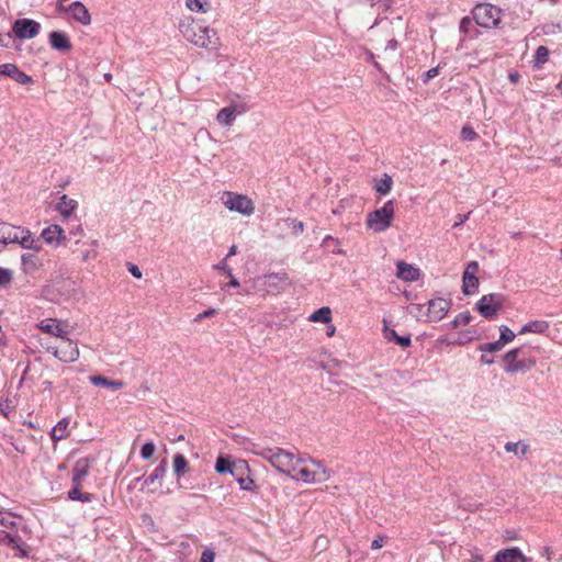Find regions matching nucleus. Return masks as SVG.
I'll return each instance as SVG.
<instances>
[{"mask_svg": "<svg viewBox=\"0 0 562 562\" xmlns=\"http://www.w3.org/2000/svg\"><path fill=\"white\" fill-rule=\"evenodd\" d=\"M536 366V359L533 358H520L517 363L512 364L508 368V373L514 374L517 372H527Z\"/></svg>", "mask_w": 562, "mask_h": 562, "instance_id": "a878e982", "label": "nucleus"}, {"mask_svg": "<svg viewBox=\"0 0 562 562\" xmlns=\"http://www.w3.org/2000/svg\"><path fill=\"white\" fill-rule=\"evenodd\" d=\"M49 44L53 49L66 53L72 48L71 42L68 35L60 31H53L48 36Z\"/></svg>", "mask_w": 562, "mask_h": 562, "instance_id": "dca6fc26", "label": "nucleus"}, {"mask_svg": "<svg viewBox=\"0 0 562 562\" xmlns=\"http://www.w3.org/2000/svg\"><path fill=\"white\" fill-rule=\"evenodd\" d=\"M231 281L223 288L224 290H227L231 286L238 288L239 281L232 274V277H228Z\"/></svg>", "mask_w": 562, "mask_h": 562, "instance_id": "69168bd1", "label": "nucleus"}, {"mask_svg": "<svg viewBox=\"0 0 562 562\" xmlns=\"http://www.w3.org/2000/svg\"><path fill=\"white\" fill-rule=\"evenodd\" d=\"M394 213V201L389 200L381 209L374 210L368 214L367 226L374 232H384L392 225Z\"/></svg>", "mask_w": 562, "mask_h": 562, "instance_id": "20e7f679", "label": "nucleus"}, {"mask_svg": "<svg viewBox=\"0 0 562 562\" xmlns=\"http://www.w3.org/2000/svg\"><path fill=\"white\" fill-rule=\"evenodd\" d=\"M220 124L224 126H229L233 124L235 120V109L232 106H226L220 110L216 116Z\"/></svg>", "mask_w": 562, "mask_h": 562, "instance_id": "7c9ffc66", "label": "nucleus"}, {"mask_svg": "<svg viewBox=\"0 0 562 562\" xmlns=\"http://www.w3.org/2000/svg\"><path fill=\"white\" fill-rule=\"evenodd\" d=\"M494 562H527V559L519 548L514 547L498 551Z\"/></svg>", "mask_w": 562, "mask_h": 562, "instance_id": "a211bd4d", "label": "nucleus"}, {"mask_svg": "<svg viewBox=\"0 0 562 562\" xmlns=\"http://www.w3.org/2000/svg\"><path fill=\"white\" fill-rule=\"evenodd\" d=\"M167 468H168V461H167V459H162L160 461V463L155 468L151 475L156 480H161L166 475Z\"/></svg>", "mask_w": 562, "mask_h": 562, "instance_id": "a18cd8bd", "label": "nucleus"}, {"mask_svg": "<svg viewBox=\"0 0 562 562\" xmlns=\"http://www.w3.org/2000/svg\"><path fill=\"white\" fill-rule=\"evenodd\" d=\"M471 319H472V315L470 314V312H468V311L462 312V313L458 314L456 316V318L449 323V326L451 328H457L461 325L465 326L471 322Z\"/></svg>", "mask_w": 562, "mask_h": 562, "instance_id": "ea45409f", "label": "nucleus"}, {"mask_svg": "<svg viewBox=\"0 0 562 562\" xmlns=\"http://www.w3.org/2000/svg\"><path fill=\"white\" fill-rule=\"evenodd\" d=\"M289 476L294 480H301L305 483H313L316 481V477H315L316 473L308 470L305 467H303V468L296 467V471H294L293 474H290Z\"/></svg>", "mask_w": 562, "mask_h": 562, "instance_id": "bb28decb", "label": "nucleus"}, {"mask_svg": "<svg viewBox=\"0 0 562 562\" xmlns=\"http://www.w3.org/2000/svg\"><path fill=\"white\" fill-rule=\"evenodd\" d=\"M471 213L472 212L470 211L467 214H458L456 216L457 221L453 224V228L461 226L465 221H468L470 218Z\"/></svg>", "mask_w": 562, "mask_h": 562, "instance_id": "4d7b16f0", "label": "nucleus"}, {"mask_svg": "<svg viewBox=\"0 0 562 562\" xmlns=\"http://www.w3.org/2000/svg\"><path fill=\"white\" fill-rule=\"evenodd\" d=\"M21 261L25 272H32L37 269L36 256L33 254H23Z\"/></svg>", "mask_w": 562, "mask_h": 562, "instance_id": "e433bc0d", "label": "nucleus"}, {"mask_svg": "<svg viewBox=\"0 0 562 562\" xmlns=\"http://www.w3.org/2000/svg\"><path fill=\"white\" fill-rule=\"evenodd\" d=\"M154 452H155V445H154V442L148 441L143 445V447L140 449V457L144 460H148L153 457Z\"/></svg>", "mask_w": 562, "mask_h": 562, "instance_id": "09e8293b", "label": "nucleus"}, {"mask_svg": "<svg viewBox=\"0 0 562 562\" xmlns=\"http://www.w3.org/2000/svg\"><path fill=\"white\" fill-rule=\"evenodd\" d=\"M504 448L507 452H513L516 456H518L520 459L525 458V456L529 451V445L522 443L520 441L519 442H507Z\"/></svg>", "mask_w": 562, "mask_h": 562, "instance_id": "72a5a7b5", "label": "nucleus"}, {"mask_svg": "<svg viewBox=\"0 0 562 562\" xmlns=\"http://www.w3.org/2000/svg\"><path fill=\"white\" fill-rule=\"evenodd\" d=\"M383 335L387 341H394L396 345L401 346L402 348H407L412 344L409 334L400 336V335H397L395 329L390 328L386 325L384 326Z\"/></svg>", "mask_w": 562, "mask_h": 562, "instance_id": "4be33fe9", "label": "nucleus"}, {"mask_svg": "<svg viewBox=\"0 0 562 562\" xmlns=\"http://www.w3.org/2000/svg\"><path fill=\"white\" fill-rule=\"evenodd\" d=\"M555 27H557V29H561L560 24H553V23H551V24H546V25L543 26V31H544V33H546V34H550V33H553V32H554V29H555Z\"/></svg>", "mask_w": 562, "mask_h": 562, "instance_id": "338daca9", "label": "nucleus"}, {"mask_svg": "<svg viewBox=\"0 0 562 562\" xmlns=\"http://www.w3.org/2000/svg\"><path fill=\"white\" fill-rule=\"evenodd\" d=\"M95 459L92 457L80 458L76 461L72 468V485H82Z\"/></svg>", "mask_w": 562, "mask_h": 562, "instance_id": "ddd939ff", "label": "nucleus"}, {"mask_svg": "<svg viewBox=\"0 0 562 562\" xmlns=\"http://www.w3.org/2000/svg\"><path fill=\"white\" fill-rule=\"evenodd\" d=\"M0 243L2 244H20L23 248L40 250L41 241L34 238L32 233L22 227L13 226L9 223H0Z\"/></svg>", "mask_w": 562, "mask_h": 562, "instance_id": "7ed1b4c3", "label": "nucleus"}, {"mask_svg": "<svg viewBox=\"0 0 562 562\" xmlns=\"http://www.w3.org/2000/svg\"><path fill=\"white\" fill-rule=\"evenodd\" d=\"M392 184H393V179L391 176H389L387 173H384L383 175V178L380 179L375 186H374V189L376 192H379L380 194H387L391 189H392Z\"/></svg>", "mask_w": 562, "mask_h": 562, "instance_id": "f704fd0d", "label": "nucleus"}, {"mask_svg": "<svg viewBox=\"0 0 562 562\" xmlns=\"http://www.w3.org/2000/svg\"><path fill=\"white\" fill-rule=\"evenodd\" d=\"M386 540H387L386 536H379L371 542V549L372 550L381 549L385 544Z\"/></svg>", "mask_w": 562, "mask_h": 562, "instance_id": "864d4df0", "label": "nucleus"}, {"mask_svg": "<svg viewBox=\"0 0 562 562\" xmlns=\"http://www.w3.org/2000/svg\"><path fill=\"white\" fill-rule=\"evenodd\" d=\"M179 29L183 37L194 46L207 50H217L221 46L216 30L205 25L201 20L191 19L188 23H180Z\"/></svg>", "mask_w": 562, "mask_h": 562, "instance_id": "f257e3e1", "label": "nucleus"}, {"mask_svg": "<svg viewBox=\"0 0 562 562\" xmlns=\"http://www.w3.org/2000/svg\"><path fill=\"white\" fill-rule=\"evenodd\" d=\"M439 75V66L430 68L424 74L423 82L427 83L429 80Z\"/></svg>", "mask_w": 562, "mask_h": 562, "instance_id": "3c124183", "label": "nucleus"}, {"mask_svg": "<svg viewBox=\"0 0 562 562\" xmlns=\"http://www.w3.org/2000/svg\"><path fill=\"white\" fill-rule=\"evenodd\" d=\"M127 268L133 277H135L137 279L142 278V271L139 270V268L136 265L127 262Z\"/></svg>", "mask_w": 562, "mask_h": 562, "instance_id": "bf43d9fd", "label": "nucleus"}, {"mask_svg": "<svg viewBox=\"0 0 562 562\" xmlns=\"http://www.w3.org/2000/svg\"><path fill=\"white\" fill-rule=\"evenodd\" d=\"M80 488H81V485H74L68 491V498L70 501H79V502H82V503L91 502L92 498H93V494L82 493Z\"/></svg>", "mask_w": 562, "mask_h": 562, "instance_id": "c756f323", "label": "nucleus"}, {"mask_svg": "<svg viewBox=\"0 0 562 562\" xmlns=\"http://www.w3.org/2000/svg\"><path fill=\"white\" fill-rule=\"evenodd\" d=\"M11 40H12L11 33H7L5 35L0 33V46L9 47Z\"/></svg>", "mask_w": 562, "mask_h": 562, "instance_id": "052dcab7", "label": "nucleus"}, {"mask_svg": "<svg viewBox=\"0 0 562 562\" xmlns=\"http://www.w3.org/2000/svg\"><path fill=\"white\" fill-rule=\"evenodd\" d=\"M460 137L462 140L472 142L475 140L479 135L470 125H464L460 132Z\"/></svg>", "mask_w": 562, "mask_h": 562, "instance_id": "37998d69", "label": "nucleus"}, {"mask_svg": "<svg viewBox=\"0 0 562 562\" xmlns=\"http://www.w3.org/2000/svg\"><path fill=\"white\" fill-rule=\"evenodd\" d=\"M504 347V345L501 342V340H496V341H493V342H486V344H483L479 347V349L481 351H486V352H495V351H498L501 350L502 348Z\"/></svg>", "mask_w": 562, "mask_h": 562, "instance_id": "de8ad7c7", "label": "nucleus"}, {"mask_svg": "<svg viewBox=\"0 0 562 562\" xmlns=\"http://www.w3.org/2000/svg\"><path fill=\"white\" fill-rule=\"evenodd\" d=\"M224 205L229 210L250 216L255 212V205L250 198L244 194L226 191L223 196Z\"/></svg>", "mask_w": 562, "mask_h": 562, "instance_id": "0eeeda50", "label": "nucleus"}, {"mask_svg": "<svg viewBox=\"0 0 562 562\" xmlns=\"http://www.w3.org/2000/svg\"><path fill=\"white\" fill-rule=\"evenodd\" d=\"M505 296L502 293L483 295L476 303V311L486 319H493L503 308Z\"/></svg>", "mask_w": 562, "mask_h": 562, "instance_id": "423d86ee", "label": "nucleus"}, {"mask_svg": "<svg viewBox=\"0 0 562 562\" xmlns=\"http://www.w3.org/2000/svg\"><path fill=\"white\" fill-rule=\"evenodd\" d=\"M12 31L21 40L35 37L41 31V24L31 19H18L13 23Z\"/></svg>", "mask_w": 562, "mask_h": 562, "instance_id": "9d476101", "label": "nucleus"}, {"mask_svg": "<svg viewBox=\"0 0 562 562\" xmlns=\"http://www.w3.org/2000/svg\"><path fill=\"white\" fill-rule=\"evenodd\" d=\"M549 329V323L546 321H531L525 324L521 329L518 331V335H524L527 333L535 334H543Z\"/></svg>", "mask_w": 562, "mask_h": 562, "instance_id": "393cba45", "label": "nucleus"}, {"mask_svg": "<svg viewBox=\"0 0 562 562\" xmlns=\"http://www.w3.org/2000/svg\"><path fill=\"white\" fill-rule=\"evenodd\" d=\"M47 351L65 363L75 362L79 358V349L70 339H65L60 348L48 347Z\"/></svg>", "mask_w": 562, "mask_h": 562, "instance_id": "9b49d317", "label": "nucleus"}, {"mask_svg": "<svg viewBox=\"0 0 562 562\" xmlns=\"http://www.w3.org/2000/svg\"><path fill=\"white\" fill-rule=\"evenodd\" d=\"M246 471H249L248 463L244 460H238L232 464L231 471L228 473L237 479L238 476H243Z\"/></svg>", "mask_w": 562, "mask_h": 562, "instance_id": "58836bf2", "label": "nucleus"}, {"mask_svg": "<svg viewBox=\"0 0 562 562\" xmlns=\"http://www.w3.org/2000/svg\"><path fill=\"white\" fill-rule=\"evenodd\" d=\"M396 268V277L403 281L413 282L417 281L420 277L419 269L405 261H397Z\"/></svg>", "mask_w": 562, "mask_h": 562, "instance_id": "f3484780", "label": "nucleus"}, {"mask_svg": "<svg viewBox=\"0 0 562 562\" xmlns=\"http://www.w3.org/2000/svg\"><path fill=\"white\" fill-rule=\"evenodd\" d=\"M78 203L76 200L68 198L66 194H63L59 199V202L56 204L55 210L60 213L64 217H68L76 210Z\"/></svg>", "mask_w": 562, "mask_h": 562, "instance_id": "5701e85b", "label": "nucleus"}, {"mask_svg": "<svg viewBox=\"0 0 562 562\" xmlns=\"http://www.w3.org/2000/svg\"><path fill=\"white\" fill-rule=\"evenodd\" d=\"M0 76H7L12 78L20 85H30L33 83V78L20 70L19 67L14 64H2L0 65Z\"/></svg>", "mask_w": 562, "mask_h": 562, "instance_id": "4468645a", "label": "nucleus"}, {"mask_svg": "<svg viewBox=\"0 0 562 562\" xmlns=\"http://www.w3.org/2000/svg\"><path fill=\"white\" fill-rule=\"evenodd\" d=\"M472 23V20L469 16L462 18L460 22V32L467 34L469 32V27Z\"/></svg>", "mask_w": 562, "mask_h": 562, "instance_id": "13d9d810", "label": "nucleus"}, {"mask_svg": "<svg viewBox=\"0 0 562 562\" xmlns=\"http://www.w3.org/2000/svg\"><path fill=\"white\" fill-rule=\"evenodd\" d=\"M41 237L47 244H55L56 246L60 244L61 239L65 238L64 232L59 225H50L43 229Z\"/></svg>", "mask_w": 562, "mask_h": 562, "instance_id": "aec40b11", "label": "nucleus"}, {"mask_svg": "<svg viewBox=\"0 0 562 562\" xmlns=\"http://www.w3.org/2000/svg\"><path fill=\"white\" fill-rule=\"evenodd\" d=\"M479 269L480 266L477 261L472 260L468 262L462 277V292L465 295H472L477 291L480 281L476 273L479 272Z\"/></svg>", "mask_w": 562, "mask_h": 562, "instance_id": "1a4fd4ad", "label": "nucleus"}, {"mask_svg": "<svg viewBox=\"0 0 562 562\" xmlns=\"http://www.w3.org/2000/svg\"><path fill=\"white\" fill-rule=\"evenodd\" d=\"M64 10L70 12L72 19L82 25H89L91 23L90 13L87 7L80 1L70 3L68 8H64Z\"/></svg>", "mask_w": 562, "mask_h": 562, "instance_id": "2eb2a0df", "label": "nucleus"}, {"mask_svg": "<svg viewBox=\"0 0 562 562\" xmlns=\"http://www.w3.org/2000/svg\"><path fill=\"white\" fill-rule=\"evenodd\" d=\"M234 462L235 461H232L229 457L220 456L215 463V471L218 474L228 473Z\"/></svg>", "mask_w": 562, "mask_h": 562, "instance_id": "c9c22d12", "label": "nucleus"}, {"mask_svg": "<svg viewBox=\"0 0 562 562\" xmlns=\"http://www.w3.org/2000/svg\"><path fill=\"white\" fill-rule=\"evenodd\" d=\"M186 5L192 12H206L209 10V3L202 0H187Z\"/></svg>", "mask_w": 562, "mask_h": 562, "instance_id": "a19ab883", "label": "nucleus"}, {"mask_svg": "<svg viewBox=\"0 0 562 562\" xmlns=\"http://www.w3.org/2000/svg\"><path fill=\"white\" fill-rule=\"evenodd\" d=\"M473 339L471 331L464 330L459 334V339L456 341L459 345H464Z\"/></svg>", "mask_w": 562, "mask_h": 562, "instance_id": "5fc2aeb1", "label": "nucleus"}, {"mask_svg": "<svg viewBox=\"0 0 562 562\" xmlns=\"http://www.w3.org/2000/svg\"><path fill=\"white\" fill-rule=\"evenodd\" d=\"M524 355L522 348H514L509 351H507L503 356V361L505 363L504 370L506 373H508V368L512 367V364L517 363V361L520 359V357Z\"/></svg>", "mask_w": 562, "mask_h": 562, "instance_id": "cd10ccee", "label": "nucleus"}, {"mask_svg": "<svg viewBox=\"0 0 562 562\" xmlns=\"http://www.w3.org/2000/svg\"><path fill=\"white\" fill-rule=\"evenodd\" d=\"M172 468H173V474L177 477L178 487L182 488L183 486L180 482L181 476L184 475L190 470L189 462H188L187 458L182 453H176L173 456Z\"/></svg>", "mask_w": 562, "mask_h": 562, "instance_id": "6ab92c4d", "label": "nucleus"}, {"mask_svg": "<svg viewBox=\"0 0 562 562\" xmlns=\"http://www.w3.org/2000/svg\"><path fill=\"white\" fill-rule=\"evenodd\" d=\"M214 559H215L214 551L211 549H205L201 554L200 562H214Z\"/></svg>", "mask_w": 562, "mask_h": 562, "instance_id": "603ef678", "label": "nucleus"}, {"mask_svg": "<svg viewBox=\"0 0 562 562\" xmlns=\"http://www.w3.org/2000/svg\"><path fill=\"white\" fill-rule=\"evenodd\" d=\"M13 274L11 270L0 267V288H7L11 284Z\"/></svg>", "mask_w": 562, "mask_h": 562, "instance_id": "c03bdc74", "label": "nucleus"}, {"mask_svg": "<svg viewBox=\"0 0 562 562\" xmlns=\"http://www.w3.org/2000/svg\"><path fill=\"white\" fill-rule=\"evenodd\" d=\"M451 307V301L443 297H437L428 301L427 311L425 312V322H439L441 321Z\"/></svg>", "mask_w": 562, "mask_h": 562, "instance_id": "6e6552de", "label": "nucleus"}, {"mask_svg": "<svg viewBox=\"0 0 562 562\" xmlns=\"http://www.w3.org/2000/svg\"><path fill=\"white\" fill-rule=\"evenodd\" d=\"M368 60L372 61L373 66L380 71V72H384L383 71V68L381 67V65L374 59V54L369 52L368 53Z\"/></svg>", "mask_w": 562, "mask_h": 562, "instance_id": "e2e57ef3", "label": "nucleus"}, {"mask_svg": "<svg viewBox=\"0 0 562 562\" xmlns=\"http://www.w3.org/2000/svg\"><path fill=\"white\" fill-rule=\"evenodd\" d=\"M255 453L269 461L270 464L280 473H283L288 476L296 471V465H299L301 461L295 459L293 453L288 452L281 448H261L258 451L256 450Z\"/></svg>", "mask_w": 562, "mask_h": 562, "instance_id": "f03ea898", "label": "nucleus"}, {"mask_svg": "<svg viewBox=\"0 0 562 562\" xmlns=\"http://www.w3.org/2000/svg\"><path fill=\"white\" fill-rule=\"evenodd\" d=\"M237 482L239 484L240 490L243 491H254L255 482L250 476H238Z\"/></svg>", "mask_w": 562, "mask_h": 562, "instance_id": "49530a36", "label": "nucleus"}, {"mask_svg": "<svg viewBox=\"0 0 562 562\" xmlns=\"http://www.w3.org/2000/svg\"><path fill=\"white\" fill-rule=\"evenodd\" d=\"M215 269L217 270H222L224 271V273L227 276V277H232V268L227 265L226 262V258H224L223 260H221L217 265L214 266Z\"/></svg>", "mask_w": 562, "mask_h": 562, "instance_id": "8fccbe9b", "label": "nucleus"}, {"mask_svg": "<svg viewBox=\"0 0 562 562\" xmlns=\"http://www.w3.org/2000/svg\"><path fill=\"white\" fill-rule=\"evenodd\" d=\"M1 546H5L15 551V557L27 558L30 553V546L23 541L18 533H10L5 530L2 532Z\"/></svg>", "mask_w": 562, "mask_h": 562, "instance_id": "f8f14e48", "label": "nucleus"}, {"mask_svg": "<svg viewBox=\"0 0 562 562\" xmlns=\"http://www.w3.org/2000/svg\"><path fill=\"white\" fill-rule=\"evenodd\" d=\"M548 57H549L548 47L542 46V45L539 46L535 52V59H533L535 67L540 68L541 65H543L548 60Z\"/></svg>", "mask_w": 562, "mask_h": 562, "instance_id": "4c0bfd02", "label": "nucleus"}, {"mask_svg": "<svg viewBox=\"0 0 562 562\" xmlns=\"http://www.w3.org/2000/svg\"><path fill=\"white\" fill-rule=\"evenodd\" d=\"M508 79L512 83L516 85L520 79V75L517 71L509 72Z\"/></svg>", "mask_w": 562, "mask_h": 562, "instance_id": "774afa93", "label": "nucleus"}, {"mask_svg": "<svg viewBox=\"0 0 562 562\" xmlns=\"http://www.w3.org/2000/svg\"><path fill=\"white\" fill-rule=\"evenodd\" d=\"M68 427V420L66 418H63L59 420L52 429L50 431V438L54 442H57L64 438H66V429Z\"/></svg>", "mask_w": 562, "mask_h": 562, "instance_id": "c85d7f7f", "label": "nucleus"}, {"mask_svg": "<svg viewBox=\"0 0 562 562\" xmlns=\"http://www.w3.org/2000/svg\"><path fill=\"white\" fill-rule=\"evenodd\" d=\"M40 328L47 334L54 335L65 339L67 334L60 326V323L55 318H47L41 322Z\"/></svg>", "mask_w": 562, "mask_h": 562, "instance_id": "412c9836", "label": "nucleus"}, {"mask_svg": "<svg viewBox=\"0 0 562 562\" xmlns=\"http://www.w3.org/2000/svg\"><path fill=\"white\" fill-rule=\"evenodd\" d=\"M267 285L269 288H278L281 283H286L289 281L288 274L285 272H272L265 276Z\"/></svg>", "mask_w": 562, "mask_h": 562, "instance_id": "473e14b6", "label": "nucleus"}, {"mask_svg": "<svg viewBox=\"0 0 562 562\" xmlns=\"http://www.w3.org/2000/svg\"><path fill=\"white\" fill-rule=\"evenodd\" d=\"M424 306L425 305H423V304H412L409 306V313L418 315L424 311Z\"/></svg>", "mask_w": 562, "mask_h": 562, "instance_id": "680f3d73", "label": "nucleus"}, {"mask_svg": "<svg viewBox=\"0 0 562 562\" xmlns=\"http://www.w3.org/2000/svg\"><path fill=\"white\" fill-rule=\"evenodd\" d=\"M502 10L491 3H479L472 10L477 25L485 29H497L501 24Z\"/></svg>", "mask_w": 562, "mask_h": 562, "instance_id": "39448f33", "label": "nucleus"}, {"mask_svg": "<svg viewBox=\"0 0 562 562\" xmlns=\"http://www.w3.org/2000/svg\"><path fill=\"white\" fill-rule=\"evenodd\" d=\"M216 313H217V311L215 308H209V310L198 314L194 317V322H201L204 318H209L211 316H214Z\"/></svg>", "mask_w": 562, "mask_h": 562, "instance_id": "6e6d98bb", "label": "nucleus"}, {"mask_svg": "<svg viewBox=\"0 0 562 562\" xmlns=\"http://www.w3.org/2000/svg\"><path fill=\"white\" fill-rule=\"evenodd\" d=\"M90 382L97 386H103L112 390H120L124 386V382L121 380H110L103 375H91Z\"/></svg>", "mask_w": 562, "mask_h": 562, "instance_id": "b1692460", "label": "nucleus"}, {"mask_svg": "<svg viewBox=\"0 0 562 562\" xmlns=\"http://www.w3.org/2000/svg\"><path fill=\"white\" fill-rule=\"evenodd\" d=\"M398 45V42L395 38H392L386 43L385 50H395L397 49Z\"/></svg>", "mask_w": 562, "mask_h": 562, "instance_id": "0e129e2a", "label": "nucleus"}, {"mask_svg": "<svg viewBox=\"0 0 562 562\" xmlns=\"http://www.w3.org/2000/svg\"><path fill=\"white\" fill-rule=\"evenodd\" d=\"M308 319L311 322H315V323L319 322V323L328 324L331 321V311L329 307L323 306V307L318 308L317 311H315L308 317Z\"/></svg>", "mask_w": 562, "mask_h": 562, "instance_id": "2f4dec72", "label": "nucleus"}, {"mask_svg": "<svg viewBox=\"0 0 562 562\" xmlns=\"http://www.w3.org/2000/svg\"><path fill=\"white\" fill-rule=\"evenodd\" d=\"M499 340L505 346L506 344L513 341L515 339V334L510 330L506 325H502L499 327Z\"/></svg>", "mask_w": 562, "mask_h": 562, "instance_id": "79ce46f5", "label": "nucleus"}]
</instances>
